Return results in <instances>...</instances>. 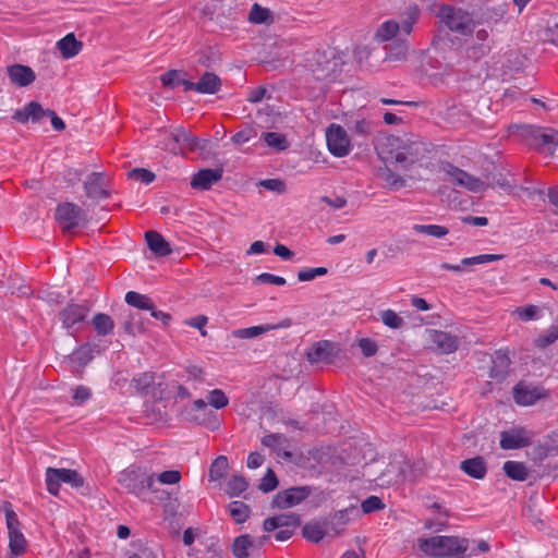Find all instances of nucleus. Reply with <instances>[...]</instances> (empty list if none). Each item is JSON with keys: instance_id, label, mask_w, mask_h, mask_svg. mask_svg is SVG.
Masks as SVG:
<instances>
[{"instance_id": "nucleus-1", "label": "nucleus", "mask_w": 558, "mask_h": 558, "mask_svg": "<svg viewBox=\"0 0 558 558\" xmlns=\"http://www.w3.org/2000/svg\"><path fill=\"white\" fill-rule=\"evenodd\" d=\"M511 135L530 149L546 155H553L558 147V130L533 124H512L508 129Z\"/></svg>"}, {"instance_id": "nucleus-2", "label": "nucleus", "mask_w": 558, "mask_h": 558, "mask_svg": "<svg viewBox=\"0 0 558 558\" xmlns=\"http://www.w3.org/2000/svg\"><path fill=\"white\" fill-rule=\"evenodd\" d=\"M418 550L432 558H464L469 539L454 535H435L417 539Z\"/></svg>"}, {"instance_id": "nucleus-3", "label": "nucleus", "mask_w": 558, "mask_h": 558, "mask_svg": "<svg viewBox=\"0 0 558 558\" xmlns=\"http://www.w3.org/2000/svg\"><path fill=\"white\" fill-rule=\"evenodd\" d=\"M308 61L315 78L327 82L337 81L344 64L342 53L331 47L316 50Z\"/></svg>"}, {"instance_id": "nucleus-4", "label": "nucleus", "mask_w": 558, "mask_h": 558, "mask_svg": "<svg viewBox=\"0 0 558 558\" xmlns=\"http://www.w3.org/2000/svg\"><path fill=\"white\" fill-rule=\"evenodd\" d=\"M45 483L48 493L56 497L60 493L62 483L69 484L74 489H82V495H88L90 493V487L86 484L83 475L73 469L47 468L45 473Z\"/></svg>"}, {"instance_id": "nucleus-5", "label": "nucleus", "mask_w": 558, "mask_h": 558, "mask_svg": "<svg viewBox=\"0 0 558 558\" xmlns=\"http://www.w3.org/2000/svg\"><path fill=\"white\" fill-rule=\"evenodd\" d=\"M154 474L145 468L132 464L119 473L118 483L130 494L137 497L153 488Z\"/></svg>"}, {"instance_id": "nucleus-6", "label": "nucleus", "mask_w": 558, "mask_h": 558, "mask_svg": "<svg viewBox=\"0 0 558 558\" xmlns=\"http://www.w3.org/2000/svg\"><path fill=\"white\" fill-rule=\"evenodd\" d=\"M46 118H49L51 125L56 131H63L65 129L64 121L52 109H45L38 101L32 100L23 108L16 109L12 119L26 124L29 121L34 124L40 123Z\"/></svg>"}, {"instance_id": "nucleus-7", "label": "nucleus", "mask_w": 558, "mask_h": 558, "mask_svg": "<svg viewBox=\"0 0 558 558\" xmlns=\"http://www.w3.org/2000/svg\"><path fill=\"white\" fill-rule=\"evenodd\" d=\"M0 510L4 513L5 517V524L9 536V549L10 554L13 556L11 558H15L16 556H21L26 551L27 541L21 530V522L13 509V505L10 501L4 500L0 505Z\"/></svg>"}, {"instance_id": "nucleus-8", "label": "nucleus", "mask_w": 558, "mask_h": 558, "mask_svg": "<svg viewBox=\"0 0 558 558\" xmlns=\"http://www.w3.org/2000/svg\"><path fill=\"white\" fill-rule=\"evenodd\" d=\"M54 219L63 233H71L87 222V211L73 202H63L57 205Z\"/></svg>"}, {"instance_id": "nucleus-9", "label": "nucleus", "mask_w": 558, "mask_h": 558, "mask_svg": "<svg viewBox=\"0 0 558 558\" xmlns=\"http://www.w3.org/2000/svg\"><path fill=\"white\" fill-rule=\"evenodd\" d=\"M439 16L451 32L462 36L472 35L476 27L471 14L460 8L442 5L439 10Z\"/></svg>"}, {"instance_id": "nucleus-10", "label": "nucleus", "mask_w": 558, "mask_h": 558, "mask_svg": "<svg viewBox=\"0 0 558 558\" xmlns=\"http://www.w3.org/2000/svg\"><path fill=\"white\" fill-rule=\"evenodd\" d=\"M83 190L88 199L98 204L111 197V179L104 171H93L84 180Z\"/></svg>"}, {"instance_id": "nucleus-11", "label": "nucleus", "mask_w": 558, "mask_h": 558, "mask_svg": "<svg viewBox=\"0 0 558 558\" xmlns=\"http://www.w3.org/2000/svg\"><path fill=\"white\" fill-rule=\"evenodd\" d=\"M89 312L90 306L87 302L75 303L71 301L58 313V319L61 327L69 335H73V331L77 330L76 326L86 322Z\"/></svg>"}, {"instance_id": "nucleus-12", "label": "nucleus", "mask_w": 558, "mask_h": 558, "mask_svg": "<svg viewBox=\"0 0 558 558\" xmlns=\"http://www.w3.org/2000/svg\"><path fill=\"white\" fill-rule=\"evenodd\" d=\"M340 352L341 350L337 343L329 340H319L306 351V359L311 364L330 365L340 359Z\"/></svg>"}, {"instance_id": "nucleus-13", "label": "nucleus", "mask_w": 558, "mask_h": 558, "mask_svg": "<svg viewBox=\"0 0 558 558\" xmlns=\"http://www.w3.org/2000/svg\"><path fill=\"white\" fill-rule=\"evenodd\" d=\"M534 434L524 426L513 425L500 432L499 446L504 450H515L529 447Z\"/></svg>"}, {"instance_id": "nucleus-14", "label": "nucleus", "mask_w": 558, "mask_h": 558, "mask_svg": "<svg viewBox=\"0 0 558 558\" xmlns=\"http://www.w3.org/2000/svg\"><path fill=\"white\" fill-rule=\"evenodd\" d=\"M444 171L448 177L451 178L453 184L464 187L472 193L484 192L488 186L480 178L470 174L469 172L450 162L445 163Z\"/></svg>"}, {"instance_id": "nucleus-15", "label": "nucleus", "mask_w": 558, "mask_h": 558, "mask_svg": "<svg viewBox=\"0 0 558 558\" xmlns=\"http://www.w3.org/2000/svg\"><path fill=\"white\" fill-rule=\"evenodd\" d=\"M326 140L328 149L332 156L341 158L350 154V137L341 125L332 123L327 130Z\"/></svg>"}, {"instance_id": "nucleus-16", "label": "nucleus", "mask_w": 558, "mask_h": 558, "mask_svg": "<svg viewBox=\"0 0 558 558\" xmlns=\"http://www.w3.org/2000/svg\"><path fill=\"white\" fill-rule=\"evenodd\" d=\"M312 494L310 486H294L281 492H278L272 501V508L286 509L300 505Z\"/></svg>"}, {"instance_id": "nucleus-17", "label": "nucleus", "mask_w": 558, "mask_h": 558, "mask_svg": "<svg viewBox=\"0 0 558 558\" xmlns=\"http://www.w3.org/2000/svg\"><path fill=\"white\" fill-rule=\"evenodd\" d=\"M427 151L425 143L414 141L398 150L391 158L397 166L408 170L412 165L423 159Z\"/></svg>"}, {"instance_id": "nucleus-18", "label": "nucleus", "mask_w": 558, "mask_h": 558, "mask_svg": "<svg viewBox=\"0 0 558 558\" xmlns=\"http://www.w3.org/2000/svg\"><path fill=\"white\" fill-rule=\"evenodd\" d=\"M510 364L511 359L509 355V350H496L492 355V365L488 372L489 377L496 383L501 384L504 380H506L509 374Z\"/></svg>"}, {"instance_id": "nucleus-19", "label": "nucleus", "mask_w": 558, "mask_h": 558, "mask_svg": "<svg viewBox=\"0 0 558 558\" xmlns=\"http://www.w3.org/2000/svg\"><path fill=\"white\" fill-rule=\"evenodd\" d=\"M545 396L544 389L521 380L513 387V399L518 405H532Z\"/></svg>"}, {"instance_id": "nucleus-20", "label": "nucleus", "mask_w": 558, "mask_h": 558, "mask_svg": "<svg viewBox=\"0 0 558 558\" xmlns=\"http://www.w3.org/2000/svg\"><path fill=\"white\" fill-rule=\"evenodd\" d=\"M223 169L221 167L218 168H206L201 169L196 173L193 174L191 180V186L194 190L198 191H207L211 189V186L219 182L222 179Z\"/></svg>"}, {"instance_id": "nucleus-21", "label": "nucleus", "mask_w": 558, "mask_h": 558, "mask_svg": "<svg viewBox=\"0 0 558 558\" xmlns=\"http://www.w3.org/2000/svg\"><path fill=\"white\" fill-rule=\"evenodd\" d=\"M301 526V517L296 513H283L266 518L263 522V529L266 532L276 531L279 527L296 530Z\"/></svg>"}, {"instance_id": "nucleus-22", "label": "nucleus", "mask_w": 558, "mask_h": 558, "mask_svg": "<svg viewBox=\"0 0 558 558\" xmlns=\"http://www.w3.org/2000/svg\"><path fill=\"white\" fill-rule=\"evenodd\" d=\"M7 74L13 85L19 87H26L34 83L36 73L34 70L24 64L14 63L7 68Z\"/></svg>"}, {"instance_id": "nucleus-23", "label": "nucleus", "mask_w": 558, "mask_h": 558, "mask_svg": "<svg viewBox=\"0 0 558 558\" xmlns=\"http://www.w3.org/2000/svg\"><path fill=\"white\" fill-rule=\"evenodd\" d=\"M145 241L147 243L148 248L157 257H166L172 253L170 243L166 241V239L158 231H146Z\"/></svg>"}, {"instance_id": "nucleus-24", "label": "nucleus", "mask_w": 558, "mask_h": 558, "mask_svg": "<svg viewBox=\"0 0 558 558\" xmlns=\"http://www.w3.org/2000/svg\"><path fill=\"white\" fill-rule=\"evenodd\" d=\"M432 341L442 354L453 353L459 348V338L441 330L433 331Z\"/></svg>"}, {"instance_id": "nucleus-25", "label": "nucleus", "mask_w": 558, "mask_h": 558, "mask_svg": "<svg viewBox=\"0 0 558 558\" xmlns=\"http://www.w3.org/2000/svg\"><path fill=\"white\" fill-rule=\"evenodd\" d=\"M256 549V542L250 534L236 536L231 544V553L235 558H248Z\"/></svg>"}, {"instance_id": "nucleus-26", "label": "nucleus", "mask_w": 558, "mask_h": 558, "mask_svg": "<svg viewBox=\"0 0 558 558\" xmlns=\"http://www.w3.org/2000/svg\"><path fill=\"white\" fill-rule=\"evenodd\" d=\"M93 360V350L88 342L81 344L69 356L68 361L75 372L83 373V368Z\"/></svg>"}, {"instance_id": "nucleus-27", "label": "nucleus", "mask_w": 558, "mask_h": 558, "mask_svg": "<svg viewBox=\"0 0 558 558\" xmlns=\"http://www.w3.org/2000/svg\"><path fill=\"white\" fill-rule=\"evenodd\" d=\"M460 469L475 480H482L487 474V464L481 456L463 460Z\"/></svg>"}, {"instance_id": "nucleus-28", "label": "nucleus", "mask_w": 558, "mask_h": 558, "mask_svg": "<svg viewBox=\"0 0 558 558\" xmlns=\"http://www.w3.org/2000/svg\"><path fill=\"white\" fill-rule=\"evenodd\" d=\"M57 48L59 49L62 58L68 60L74 58L81 52L83 49V43L77 40L73 33H69L57 41Z\"/></svg>"}, {"instance_id": "nucleus-29", "label": "nucleus", "mask_w": 558, "mask_h": 558, "mask_svg": "<svg viewBox=\"0 0 558 558\" xmlns=\"http://www.w3.org/2000/svg\"><path fill=\"white\" fill-rule=\"evenodd\" d=\"M222 86L221 78L214 72H204L197 82V93L204 95L217 94Z\"/></svg>"}, {"instance_id": "nucleus-30", "label": "nucleus", "mask_w": 558, "mask_h": 558, "mask_svg": "<svg viewBox=\"0 0 558 558\" xmlns=\"http://www.w3.org/2000/svg\"><path fill=\"white\" fill-rule=\"evenodd\" d=\"M329 532H331L329 525H326L315 521H311L304 524L302 527L303 537L312 543H319Z\"/></svg>"}, {"instance_id": "nucleus-31", "label": "nucleus", "mask_w": 558, "mask_h": 558, "mask_svg": "<svg viewBox=\"0 0 558 558\" xmlns=\"http://www.w3.org/2000/svg\"><path fill=\"white\" fill-rule=\"evenodd\" d=\"M92 325L99 337L109 336L114 329V322L112 317L105 313H97L94 315Z\"/></svg>"}, {"instance_id": "nucleus-32", "label": "nucleus", "mask_w": 558, "mask_h": 558, "mask_svg": "<svg viewBox=\"0 0 558 558\" xmlns=\"http://www.w3.org/2000/svg\"><path fill=\"white\" fill-rule=\"evenodd\" d=\"M502 470L505 474L513 481L524 482L529 476V470L525 463L520 461H506L502 465Z\"/></svg>"}, {"instance_id": "nucleus-33", "label": "nucleus", "mask_w": 558, "mask_h": 558, "mask_svg": "<svg viewBox=\"0 0 558 558\" xmlns=\"http://www.w3.org/2000/svg\"><path fill=\"white\" fill-rule=\"evenodd\" d=\"M128 305L143 310V311H150L155 310V303L154 301L146 294H142L136 291H129L125 294L124 298Z\"/></svg>"}, {"instance_id": "nucleus-34", "label": "nucleus", "mask_w": 558, "mask_h": 558, "mask_svg": "<svg viewBox=\"0 0 558 558\" xmlns=\"http://www.w3.org/2000/svg\"><path fill=\"white\" fill-rule=\"evenodd\" d=\"M123 332L130 336L144 333L147 329L138 313H130L122 324Z\"/></svg>"}, {"instance_id": "nucleus-35", "label": "nucleus", "mask_w": 558, "mask_h": 558, "mask_svg": "<svg viewBox=\"0 0 558 558\" xmlns=\"http://www.w3.org/2000/svg\"><path fill=\"white\" fill-rule=\"evenodd\" d=\"M409 45L405 39H395L386 46V59L391 61L403 60L408 56Z\"/></svg>"}, {"instance_id": "nucleus-36", "label": "nucleus", "mask_w": 558, "mask_h": 558, "mask_svg": "<svg viewBox=\"0 0 558 558\" xmlns=\"http://www.w3.org/2000/svg\"><path fill=\"white\" fill-rule=\"evenodd\" d=\"M172 140L174 142L175 147L172 150L175 153L177 147L181 146L189 148L190 150H194L198 146V138L185 130H179L172 134Z\"/></svg>"}, {"instance_id": "nucleus-37", "label": "nucleus", "mask_w": 558, "mask_h": 558, "mask_svg": "<svg viewBox=\"0 0 558 558\" xmlns=\"http://www.w3.org/2000/svg\"><path fill=\"white\" fill-rule=\"evenodd\" d=\"M400 32V25L395 20H389L379 25L376 31V39L378 41H388L393 39Z\"/></svg>"}, {"instance_id": "nucleus-38", "label": "nucleus", "mask_w": 558, "mask_h": 558, "mask_svg": "<svg viewBox=\"0 0 558 558\" xmlns=\"http://www.w3.org/2000/svg\"><path fill=\"white\" fill-rule=\"evenodd\" d=\"M229 514L233 519V521L238 524L244 523L251 513L250 507L243 501H231L228 505Z\"/></svg>"}, {"instance_id": "nucleus-39", "label": "nucleus", "mask_w": 558, "mask_h": 558, "mask_svg": "<svg viewBox=\"0 0 558 558\" xmlns=\"http://www.w3.org/2000/svg\"><path fill=\"white\" fill-rule=\"evenodd\" d=\"M276 326L272 325H259V326H252L247 328H240L232 331V335L234 338L238 339H252L256 338L267 331H270L275 329Z\"/></svg>"}, {"instance_id": "nucleus-40", "label": "nucleus", "mask_w": 558, "mask_h": 558, "mask_svg": "<svg viewBox=\"0 0 558 558\" xmlns=\"http://www.w3.org/2000/svg\"><path fill=\"white\" fill-rule=\"evenodd\" d=\"M228 468V458L226 456L217 457L210 464L209 480L216 482L223 478L227 475Z\"/></svg>"}, {"instance_id": "nucleus-41", "label": "nucleus", "mask_w": 558, "mask_h": 558, "mask_svg": "<svg viewBox=\"0 0 558 558\" xmlns=\"http://www.w3.org/2000/svg\"><path fill=\"white\" fill-rule=\"evenodd\" d=\"M248 21L254 24L271 23L274 21L272 13L269 9L254 3L248 14Z\"/></svg>"}, {"instance_id": "nucleus-42", "label": "nucleus", "mask_w": 558, "mask_h": 558, "mask_svg": "<svg viewBox=\"0 0 558 558\" xmlns=\"http://www.w3.org/2000/svg\"><path fill=\"white\" fill-rule=\"evenodd\" d=\"M248 487V482L243 475H232L227 483L226 493L229 497H238Z\"/></svg>"}, {"instance_id": "nucleus-43", "label": "nucleus", "mask_w": 558, "mask_h": 558, "mask_svg": "<svg viewBox=\"0 0 558 558\" xmlns=\"http://www.w3.org/2000/svg\"><path fill=\"white\" fill-rule=\"evenodd\" d=\"M264 142L277 151H283L289 147V142L286 135L278 132H265L263 133Z\"/></svg>"}, {"instance_id": "nucleus-44", "label": "nucleus", "mask_w": 558, "mask_h": 558, "mask_svg": "<svg viewBox=\"0 0 558 558\" xmlns=\"http://www.w3.org/2000/svg\"><path fill=\"white\" fill-rule=\"evenodd\" d=\"M420 9L416 4L410 5L407 9V16L399 23L400 25V32H402L404 35H410L414 24L417 22L420 17Z\"/></svg>"}, {"instance_id": "nucleus-45", "label": "nucleus", "mask_w": 558, "mask_h": 558, "mask_svg": "<svg viewBox=\"0 0 558 558\" xmlns=\"http://www.w3.org/2000/svg\"><path fill=\"white\" fill-rule=\"evenodd\" d=\"M352 511L353 509H344L335 512L330 520L326 521V525H329L330 530L335 532V534H339L343 530V526L349 522V513Z\"/></svg>"}, {"instance_id": "nucleus-46", "label": "nucleus", "mask_w": 558, "mask_h": 558, "mask_svg": "<svg viewBox=\"0 0 558 558\" xmlns=\"http://www.w3.org/2000/svg\"><path fill=\"white\" fill-rule=\"evenodd\" d=\"M92 397L93 391L89 387L85 385H77L74 388H72L71 405L83 407L92 399Z\"/></svg>"}, {"instance_id": "nucleus-47", "label": "nucleus", "mask_w": 558, "mask_h": 558, "mask_svg": "<svg viewBox=\"0 0 558 558\" xmlns=\"http://www.w3.org/2000/svg\"><path fill=\"white\" fill-rule=\"evenodd\" d=\"M413 231L434 238H444L449 233V229L440 225H414Z\"/></svg>"}, {"instance_id": "nucleus-48", "label": "nucleus", "mask_w": 558, "mask_h": 558, "mask_svg": "<svg viewBox=\"0 0 558 558\" xmlns=\"http://www.w3.org/2000/svg\"><path fill=\"white\" fill-rule=\"evenodd\" d=\"M185 74L182 70H169L160 75V82L163 87L174 89L181 86V81Z\"/></svg>"}, {"instance_id": "nucleus-49", "label": "nucleus", "mask_w": 558, "mask_h": 558, "mask_svg": "<svg viewBox=\"0 0 558 558\" xmlns=\"http://www.w3.org/2000/svg\"><path fill=\"white\" fill-rule=\"evenodd\" d=\"M154 385L155 374L151 372L141 373L132 379V386L142 392H148Z\"/></svg>"}, {"instance_id": "nucleus-50", "label": "nucleus", "mask_w": 558, "mask_h": 558, "mask_svg": "<svg viewBox=\"0 0 558 558\" xmlns=\"http://www.w3.org/2000/svg\"><path fill=\"white\" fill-rule=\"evenodd\" d=\"M558 340V326L551 325L543 335H539L534 343L539 349H546Z\"/></svg>"}, {"instance_id": "nucleus-51", "label": "nucleus", "mask_w": 558, "mask_h": 558, "mask_svg": "<svg viewBox=\"0 0 558 558\" xmlns=\"http://www.w3.org/2000/svg\"><path fill=\"white\" fill-rule=\"evenodd\" d=\"M286 441L287 438L282 434H268L265 435L260 440L263 446L271 449L274 452H277L278 454L281 453L282 446Z\"/></svg>"}, {"instance_id": "nucleus-52", "label": "nucleus", "mask_w": 558, "mask_h": 558, "mask_svg": "<svg viewBox=\"0 0 558 558\" xmlns=\"http://www.w3.org/2000/svg\"><path fill=\"white\" fill-rule=\"evenodd\" d=\"M208 403L216 410L226 408L229 404V398L221 389H213L208 393Z\"/></svg>"}, {"instance_id": "nucleus-53", "label": "nucleus", "mask_w": 558, "mask_h": 558, "mask_svg": "<svg viewBox=\"0 0 558 558\" xmlns=\"http://www.w3.org/2000/svg\"><path fill=\"white\" fill-rule=\"evenodd\" d=\"M504 258L501 254H481L473 257H465L461 260V265L463 266H473L485 263L497 262Z\"/></svg>"}, {"instance_id": "nucleus-54", "label": "nucleus", "mask_w": 558, "mask_h": 558, "mask_svg": "<svg viewBox=\"0 0 558 558\" xmlns=\"http://www.w3.org/2000/svg\"><path fill=\"white\" fill-rule=\"evenodd\" d=\"M128 177L131 180L141 182L144 184L151 183L156 178V175L153 171L145 169V168H134L128 172Z\"/></svg>"}, {"instance_id": "nucleus-55", "label": "nucleus", "mask_w": 558, "mask_h": 558, "mask_svg": "<svg viewBox=\"0 0 558 558\" xmlns=\"http://www.w3.org/2000/svg\"><path fill=\"white\" fill-rule=\"evenodd\" d=\"M384 325L391 329H399L404 325V320L393 310L383 311L380 314Z\"/></svg>"}, {"instance_id": "nucleus-56", "label": "nucleus", "mask_w": 558, "mask_h": 558, "mask_svg": "<svg viewBox=\"0 0 558 558\" xmlns=\"http://www.w3.org/2000/svg\"><path fill=\"white\" fill-rule=\"evenodd\" d=\"M383 178L385 182L387 183V186L393 191H398L405 186V179L402 178L400 174L396 173L395 171L387 169Z\"/></svg>"}, {"instance_id": "nucleus-57", "label": "nucleus", "mask_w": 558, "mask_h": 558, "mask_svg": "<svg viewBox=\"0 0 558 558\" xmlns=\"http://www.w3.org/2000/svg\"><path fill=\"white\" fill-rule=\"evenodd\" d=\"M362 511L365 514L373 513L385 508L384 501L377 496H368L361 504Z\"/></svg>"}, {"instance_id": "nucleus-58", "label": "nucleus", "mask_w": 558, "mask_h": 558, "mask_svg": "<svg viewBox=\"0 0 558 558\" xmlns=\"http://www.w3.org/2000/svg\"><path fill=\"white\" fill-rule=\"evenodd\" d=\"M278 484L279 481L276 473L271 469H268L264 477L260 480L258 488L264 493H269L276 489Z\"/></svg>"}, {"instance_id": "nucleus-59", "label": "nucleus", "mask_w": 558, "mask_h": 558, "mask_svg": "<svg viewBox=\"0 0 558 558\" xmlns=\"http://www.w3.org/2000/svg\"><path fill=\"white\" fill-rule=\"evenodd\" d=\"M328 274L326 267L304 268L298 272V279L300 281H311L316 277L325 276Z\"/></svg>"}, {"instance_id": "nucleus-60", "label": "nucleus", "mask_w": 558, "mask_h": 558, "mask_svg": "<svg viewBox=\"0 0 558 558\" xmlns=\"http://www.w3.org/2000/svg\"><path fill=\"white\" fill-rule=\"evenodd\" d=\"M185 383L203 384L205 380V373L202 367L190 365L185 368Z\"/></svg>"}, {"instance_id": "nucleus-61", "label": "nucleus", "mask_w": 558, "mask_h": 558, "mask_svg": "<svg viewBox=\"0 0 558 558\" xmlns=\"http://www.w3.org/2000/svg\"><path fill=\"white\" fill-rule=\"evenodd\" d=\"M357 345L365 357H372L378 351L377 342L371 338H361Z\"/></svg>"}, {"instance_id": "nucleus-62", "label": "nucleus", "mask_w": 558, "mask_h": 558, "mask_svg": "<svg viewBox=\"0 0 558 558\" xmlns=\"http://www.w3.org/2000/svg\"><path fill=\"white\" fill-rule=\"evenodd\" d=\"M82 175V169L66 168L62 171V179L68 186H74L77 182L81 181Z\"/></svg>"}, {"instance_id": "nucleus-63", "label": "nucleus", "mask_w": 558, "mask_h": 558, "mask_svg": "<svg viewBox=\"0 0 558 558\" xmlns=\"http://www.w3.org/2000/svg\"><path fill=\"white\" fill-rule=\"evenodd\" d=\"M539 308L536 305H526L518 308L519 317L522 320H536L539 318Z\"/></svg>"}, {"instance_id": "nucleus-64", "label": "nucleus", "mask_w": 558, "mask_h": 558, "mask_svg": "<svg viewBox=\"0 0 558 558\" xmlns=\"http://www.w3.org/2000/svg\"><path fill=\"white\" fill-rule=\"evenodd\" d=\"M266 190L282 194L287 190L286 182L281 179H266L259 183Z\"/></svg>"}]
</instances>
